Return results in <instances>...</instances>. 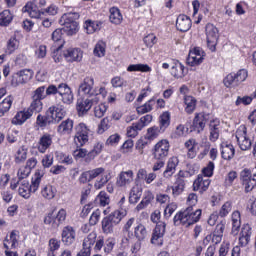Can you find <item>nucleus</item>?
Here are the masks:
<instances>
[{
    "label": "nucleus",
    "instance_id": "aec40b11",
    "mask_svg": "<svg viewBox=\"0 0 256 256\" xmlns=\"http://www.w3.org/2000/svg\"><path fill=\"white\" fill-rule=\"evenodd\" d=\"M191 25V18L187 15L180 14L176 19V29L182 33L189 31V29H191Z\"/></svg>",
    "mask_w": 256,
    "mask_h": 256
},
{
    "label": "nucleus",
    "instance_id": "37998d69",
    "mask_svg": "<svg viewBox=\"0 0 256 256\" xmlns=\"http://www.w3.org/2000/svg\"><path fill=\"white\" fill-rule=\"evenodd\" d=\"M184 103L186 105V113L191 114L195 111V107H197V100L193 96H186L184 98Z\"/></svg>",
    "mask_w": 256,
    "mask_h": 256
},
{
    "label": "nucleus",
    "instance_id": "f257e3e1",
    "mask_svg": "<svg viewBox=\"0 0 256 256\" xmlns=\"http://www.w3.org/2000/svg\"><path fill=\"white\" fill-rule=\"evenodd\" d=\"M127 215V210H116L102 219V231L106 235H111L115 227L121 223L123 217Z\"/></svg>",
    "mask_w": 256,
    "mask_h": 256
},
{
    "label": "nucleus",
    "instance_id": "2eb2a0df",
    "mask_svg": "<svg viewBox=\"0 0 256 256\" xmlns=\"http://www.w3.org/2000/svg\"><path fill=\"white\" fill-rule=\"evenodd\" d=\"M236 139L242 151L251 149V140L247 137V128L245 126H242L237 130Z\"/></svg>",
    "mask_w": 256,
    "mask_h": 256
},
{
    "label": "nucleus",
    "instance_id": "423d86ee",
    "mask_svg": "<svg viewBox=\"0 0 256 256\" xmlns=\"http://www.w3.org/2000/svg\"><path fill=\"white\" fill-rule=\"evenodd\" d=\"M247 79V70L241 69L236 74L230 73L224 79L225 87H239Z\"/></svg>",
    "mask_w": 256,
    "mask_h": 256
},
{
    "label": "nucleus",
    "instance_id": "69168bd1",
    "mask_svg": "<svg viewBox=\"0 0 256 256\" xmlns=\"http://www.w3.org/2000/svg\"><path fill=\"white\" fill-rule=\"evenodd\" d=\"M144 43L146 47H149V49H151L153 45L157 44V36H155V34H148L146 37H144Z\"/></svg>",
    "mask_w": 256,
    "mask_h": 256
},
{
    "label": "nucleus",
    "instance_id": "412c9836",
    "mask_svg": "<svg viewBox=\"0 0 256 256\" xmlns=\"http://www.w3.org/2000/svg\"><path fill=\"white\" fill-rule=\"evenodd\" d=\"M75 237L77 234L75 233V229L71 226H66L62 230V242L65 245H73L75 243Z\"/></svg>",
    "mask_w": 256,
    "mask_h": 256
},
{
    "label": "nucleus",
    "instance_id": "473e14b6",
    "mask_svg": "<svg viewBox=\"0 0 256 256\" xmlns=\"http://www.w3.org/2000/svg\"><path fill=\"white\" fill-rule=\"evenodd\" d=\"M110 23L114 25H121L123 22V14H121V10L117 7L110 8V16H109Z\"/></svg>",
    "mask_w": 256,
    "mask_h": 256
},
{
    "label": "nucleus",
    "instance_id": "f704fd0d",
    "mask_svg": "<svg viewBox=\"0 0 256 256\" xmlns=\"http://www.w3.org/2000/svg\"><path fill=\"white\" fill-rule=\"evenodd\" d=\"M53 120L51 118V114H49V110H47L46 115L39 114L36 118V125L41 129H45L47 125H51Z\"/></svg>",
    "mask_w": 256,
    "mask_h": 256
},
{
    "label": "nucleus",
    "instance_id": "052dcab7",
    "mask_svg": "<svg viewBox=\"0 0 256 256\" xmlns=\"http://www.w3.org/2000/svg\"><path fill=\"white\" fill-rule=\"evenodd\" d=\"M105 113H107V106L105 104H99L94 108V115L98 119H101V117H104Z\"/></svg>",
    "mask_w": 256,
    "mask_h": 256
},
{
    "label": "nucleus",
    "instance_id": "7c9ffc66",
    "mask_svg": "<svg viewBox=\"0 0 256 256\" xmlns=\"http://www.w3.org/2000/svg\"><path fill=\"white\" fill-rule=\"evenodd\" d=\"M154 199H155V195H153V192L146 191L144 193V197H143L142 201L136 206V211H141V210L145 209L146 207H149V205H151V203H153Z\"/></svg>",
    "mask_w": 256,
    "mask_h": 256
},
{
    "label": "nucleus",
    "instance_id": "864d4df0",
    "mask_svg": "<svg viewBox=\"0 0 256 256\" xmlns=\"http://www.w3.org/2000/svg\"><path fill=\"white\" fill-rule=\"evenodd\" d=\"M16 49H19V40L15 36L11 37L7 42V53H15Z\"/></svg>",
    "mask_w": 256,
    "mask_h": 256
},
{
    "label": "nucleus",
    "instance_id": "39448f33",
    "mask_svg": "<svg viewBox=\"0 0 256 256\" xmlns=\"http://www.w3.org/2000/svg\"><path fill=\"white\" fill-rule=\"evenodd\" d=\"M80 15L77 12H68L64 14L62 19H64V32L67 35H75L77 31H79V23H77V19H79Z\"/></svg>",
    "mask_w": 256,
    "mask_h": 256
},
{
    "label": "nucleus",
    "instance_id": "dca6fc26",
    "mask_svg": "<svg viewBox=\"0 0 256 256\" xmlns=\"http://www.w3.org/2000/svg\"><path fill=\"white\" fill-rule=\"evenodd\" d=\"M103 173H105V168L103 167L85 171L80 175L79 183H91L93 179H97V177L103 175Z\"/></svg>",
    "mask_w": 256,
    "mask_h": 256
},
{
    "label": "nucleus",
    "instance_id": "8fccbe9b",
    "mask_svg": "<svg viewBox=\"0 0 256 256\" xmlns=\"http://www.w3.org/2000/svg\"><path fill=\"white\" fill-rule=\"evenodd\" d=\"M111 180V176L109 174L101 175L99 178L96 179L94 183L95 189H103L107 183Z\"/></svg>",
    "mask_w": 256,
    "mask_h": 256
},
{
    "label": "nucleus",
    "instance_id": "cd10ccee",
    "mask_svg": "<svg viewBox=\"0 0 256 256\" xmlns=\"http://www.w3.org/2000/svg\"><path fill=\"white\" fill-rule=\"evenodd\" d=\"M177 165H179V160L177 158L173 157L168 160L166 169L163 172L166 179H171V177H173V174L177 171Z\"/></svg>",
    "mask_w": 256,
    "mask_h": 256
},
{
    "label": "nucleus",
    "instance_id": "ea45409f",
    "mask_svg": "<svg viewBox=\"0 0 256 256\" xmlns=\"http://www.w3.org/2000/svg\"><path fill=\"white\" fill-rule=\"evenodd\" d=\"M11 21H13V14L10 10H4L0 13V25L2 27H7L11 24Z\"/></svg>",
    "mask_w": 256,
    "mask_h": 256
},
{
    "label": "nucleus",
    "instance_id": "4468645a",
    "mask_svg": "<svg viewBox=\"0 0 256 256\" xmlns=\"http://www.w3.org/2000/svg\"><path fill=\"white\" fill-rule=\"evenodd\" d=\"M167 227V224L165 222H160L156 225V227L153 230L151 243L153 245H157L160 247L163 245V237L165 236V229Z\"/></svg>",
    "mask_w": 256,
    "mask_h": 256
},
{
    "label": "nucleus",
    "instance_id": "a211bd4d",
    "mask_svg": "<svg viewBox=\"0 0 256 256\" xmlns=\"http://www.w3.org/2000/svg\"><path fill=\"white\" fill-rule=\"evenodd\" d=\"M48 115H50L52 123H59L65 118L67 111H65L63 106H51L48 109Z\"/></svg>",
    "mask_w": 256,
    "mask_h": 256
},
{
    "label": "nucleus",
    "instance_id": "2f4dec72",
    "mask_svg": "<svg viewBox=\"0 0 256 256\" xmlns=\"http://www.w3.org/2000/svg\"><path fill=\"white\" fill-rule=\"evenodd\" d=\"M71 131H73V120L71 119L62 121L57 128L59 135H71Z\"/></svg>",
    "mask_w": 256,
    "mask_h": 256
},
{
    "label": "nucleus",
    "instance_id": "338daca9",
    "mask_svg": "<svg viewBox=\"0 0 256 256\" xmlns=\"http://www.w3.org/2000/svg\"><path fill=\"white\" fill-rule=\"evenodd\" d=\"M151 121H153V116L151 115H146L144 117H141L140 120L137 123V128L138 129H143V127H145V125H147L148 123H151Z\"/></svg>",
    "mask_w": 256,
    "mask_h": 256
},
{
    "label": "nucleus",
    "instance_id": "3c124183",
    "mask_svg": "<svg viewBox=\"0 0 256 256\" xmlns=\"http://www.w3.org/2000/svg\"><path fill=\"white\" fill-rule=\"evenodd\" d=\"M153 103H155V100H149L144 105L137 107L136 111L138 115H145V113L153 111Z\"/></svg>",
    "mask_w": 256,
    "mask_h": 256
},
{
    "label": "nucleus",
    "instance_id": "79ce46f5",
    "mask_svg": "<svg viewBox=\"0 0 256 256\" xmlns=\"http://www.w3.org/2000/svg\"><path fill=\"white\" fill-rule=\"evenodd\" d=\"M134 236L138 241H144V239L147 237V228H145V225L138 224L134 228Z\"/></svg>",
    "mask_w": 256,
    "mask_h": 256
},
{
    "label": "nucleus",
    "instance_id": "a18cd8bd",
    "mask_svg": "<svg viewBox=\"0 0 256 256\" xmlns=\"http://www.w3.org/2000/svg\"><path fill=\"white\" fill-rule=\"evenodd\" d=\"M171 125V113L164 112L160 116V131H165Z\"/></svg>",
    "mask_w": 256,
    "mask_h": 256
},
{
    "label": "nucleus",
    "instance_id": "774afa93",
    "mask_svg": "<svg viewBox=\"0 0 256 256\" xmlns=\"http://www.w3.org/2000/svg\"><path fill=\"white\" fill-rule=\"evenodd\" d=\"M94 55L96 57H105V44L98 43L94 48Z\"/></svg>",
    "mask_w": 256,
    "mask_h": 256
},
{
    "label": "nucleus",
    "instance_id": "6ab92c4d",
    "mask_svg": "<svg viewBox=\"0 0 256 256\" xmlns=\"http://www.w3.org/2000/svg\"><path fill=\"white\" fill-rule=\"evenodd\" d=\"M207 121H209V115L205 113H198L195 115L192 127L194 131L197 133H201L205 129V125H207Z\"/></svg>",
    "mask_w": 256,
    "mask_h": 256
},
{
    "label": "nucleus",
    "instance_id": "c03bdc74",
    "mask_svg": "<svg viewBox=\"0 0 256 256\" xmlns=\"http://www.w3.org/2000/svg\"><path fill=\"white\" fill-rule=\"evenodd\" d=\"M185 189V179L177 178L175 186L172 187V193L175 197L181 195Z\"/></svg>",
    "mask_w": 256,
    "mask_h": 256
},
{
    "label": "nucleus",
    "instance_id": "4d7b16f0",
    "mask_svg": "<svg viewBox=\"0 0 256 256\" xmlns=\"http://www.w3.org/2000/svg\"><path fill=\"white\" fill-rule=\"evenodd\" d=\"M27 160V150L19 148L15 154V163H24Z\"/></svg>",
    "mask_w": 256,
    "mask_h": 256
},
{
    "label": "nucleus",
    "instance_id": "20e7f679",
    "mask_svg": "<svg viewBox=\"0 0 256 256\" xmlns=\"http://www.w3.org/2000/svg\"><path fill=\"white\" fill-rule=\"evenodd\" d=\"M47 95H45V86L38 87L35 91L32 92L31 103L28 110L33 113H41L43 111V102Z\"/></svg>",
    "mask_w": 256,
    "mask_h": 256
},
{
    "label": "nucleus",
    "instance_id": "1a4fd4ad",
    "mask_svg": "<svg viewBox=\"0 0 256 256\" xmlns=\"http://www.w3.org/2000/svg\"><path fill=\"white\" fill-rule=\"evenodd\" d=\"M31 79H33V70L23 69L12 76L11 85L12 87H19V85H25Z\"/></svg>",
    "mask_w": 256,
    "mask_h": 256
},
{
    "label": "nucleus",
    "instance_id": "680f3d73",
    "mask_svg": "<svg viewBox=\"0 0 256 256\" xmlns=\"http://www.w3.org/2000/svg\"><path fill=\"white\" fill-rule=\"evenodd\" d=\"M31 175V171L29 168H26V166H22L19 168L17 172L18 180L23 181V179H27Z\"/></svg>",
    "mask_w": 256,
    "mask_h": 256
},
{
    "label": "nucleus",
    "instance_id": "4be33fe9",
    "mask_svg": "<svg viewBox=\"0 0 256 256\" xmlns=\"http://www.w3.org/2000/svg\"><path fill=\"white\" fill-rule=\"evenodd\" d=\"M221 122L219 120H212L209 123V141L215 143L217 139H219V135L221 133Z\"/></svg>",
    "mask_w": 256,
    "mask_h": 256
},
{
    "label": "nucleus",
    "instance_id": "9b49d317",
    "mask_svg": "<svg viewBox=\"0 0 256 256\" xmlns=\"http://www.w3.org/2000/svg\"><path fill=\"white\" fill-rule=\"evenodd\" d=\"M154 159L157 161H165L167 155H169V141L161 140L155 146L153 150Z\"/></svg>",
    "mask_w": 256,
    "mask_h": 256
},
{
    "label": "nucleus",
    "instance_id": "9d476101",
    "mask_svg": "<svg viewBox=\"0 0 256 256\" xmlns=\"http://www.w3.org/2000/svg\"><path fill=\"white\" fill-rule=\"evenodd\" d=\"M206 37L208 49H210L212 52H215L217 49V41H219V29H217L213 24H207Z\"/></svg>",
    "mask_w": 256,
    "mask_h": 256
},
{
    "label": "nucleus",
    "instance_id": "f8f14e48",
    "mask_svg": "<svg viewBox=\"0 0 256 256\" xmlns=\"http://www.w3.org/2000/svg\"><path fill=\"white\" fill-rule=\"evenodd\" d=\"M94 85L95 80L93 77L87 76L79 84L78 93H82V95H88V97H93V95H95V89H93Z\"/></svg>",
    "mask_w": 256,
    "mask_h": 256
},
{
    "label": "nucleus",
    "instance_id": "e2e57ef3",
    "mask_svg": "<svg viewBox=\"0 0 256 256\" xmlns=\"http://www.w3.org/2000/svg\"><path fill=\"white\" fill-rule=\"evenodd\" d=\"M143 128L137 127V122L133 123L130 127L127 128V137H137L139 135V131H141Z\"/></svg>",
    "mask_w": 256,
    "mask_h": 256
},
{
    "label": "nucleus",
    "instance_id": "0e129e2a",
    "mask_svg": "<svg viewBox=\"0 0 256 256\" xmlns=\"http://www.w3.org/2000/svg\"><path fill=\"white\" fill-rule=\"evenodd\" d=\"M213 171H215V163L211 161L202 169L204 177H213Z\"/></svg>",
    "mask_w": 256,
    "mask_h": 256
},
{
    "label": "nucleus",
    "instance_id": "de8ad7c7",
    "mask_svg": "<svg viewBox=\"0 0 256 256\" xmlns=\"http://www.w3.org/2000/svg\"><path fill=\"white\" fill-rule=\"evenodd\" d=\"M187 63L191 67H195V65H201V63H203V55H196L195 53H189L187 58Z\"/></svg>",
    "mask_w": 256,
    "mask_h": 256
},
{
    "label": "nucleus",
    "instance_id": "5fc2aeb1",
    "mask_svg": "<svg viewBox=\"0 0 256 256\" xmlns=\"http://www.w3.org/2000/svg\"><path fill=\"white\" fill-rule=\"evenodd\" d=\"M41 193L45 199H54L57 193V190L53 186L48 185L43 188Z\"/></svg>",
    "mask_w": 256,
    "mask_h": 256
},
{
    "label": "nucleus",
    "instance_id": "bf43d9fd",
    "mask_svg": "<svg viewBox=\"0 0 256 256\" xmlns=\"http://www.w3.org/2000/svg\"><path fill=\"white\" fill-rule=\"evenodd\" d=\"M12 105H13V96H8L2 102H0V109H2L5 113H7L9 109H11Z\"/></svg>",
    "mask_w": 256,
    "mask_h": 256
},
{
    "label": "nucleus",
    "instance_id": "b1692460",
    "mask_svg": "<svg viewBox=\"0 0 256 256\" xmlns=\"http://www.w3.org/2000/svg\"><path fill=\"white\" fill-rule=\"evenodd\" d=\"M251 235V226L244 225L239 236L240 247H246V245H249V242L251 241Z\"/></svg>",
    "mask_w": 256,
    "mask_h": 256
},
{
    "label": "nucleus",
    "instance_id": "603ef678",
    "mask_svg": "<svg viewBox=\"0 0 256 256\" xmlns=\"http://www.w3.org/2000/svg\"><path fill=\"white\" fill-rule=\"evenodd\" d=\"M110 128H111V124L109 121V117H105L100 121L97 129V133L99 135H103V133H105V131H108Z\"/></svg>",
    "mask_w": 256,
    "mask_h": 256
},
{
    "label": "nucleus",
    "instance_id": "ddd939ff",
    "mask_svg": "<svg viewBox=\"0 0 256 256\" xmlns=\"http://www.w3.org/2000/svg\"><path fill=\"white\" fill-rule=\"evenodd\" d=\"M184 219L186 227H190V225H195L198 223L199 219H201V209L193 210V206L187 207L184 211Z\"/></svg>",
    "mask_w": 256,
    "mask_h": 256
},
{
    "label": "nucleus",
    "instance_id": "c756f323",
    "mask_svg": "<svg viewBox=\"0 0 256 256\" xmlns=\"http://www.w3.org/2000/svg\"><path fill=\"white\" fill-rule=\"evenodd\" d=\"M209 185H211V180L209 178L204 179L201 175H198L197 179L193 183L194 191H207L209 189Z\"/></svg>",
    "mask_w": 256,
    "mask_h": 256
},
{
    "label": "nucleus",
    "instance_id": "bb28decb",
    "mask_svg": "<svg viewBox=\"0 0 256 256\" xmlns=\"http://www.w3.org/2000/svg\"><path fill=\"white\" fill-rule=\"evenodd\" d=\"M221 156L225 161H231L235 157V147L232 144L223 142L221 144Z\"/></svg>",
    "mask_w": 256,
    "mask_h": 256
},
{
    "label": "nucleus",
    "instance_id": "f03ea898",
    "mask_svg": "<svg viewBox=\"0 0 256 256\" xmlns=\"http://www.w3.org/2000/svg\"><path fill=\"white\" fill-rule=\"evenodd\" d=\"M57 11V6L53 4L44 9V11H40L33 2H27L22 8V12L29 14L32 19H43V15H45V13L48 15H57Z\"/></svg>",
    "mask_w": 256,
    "mask_h": 256
},
{
    "label": "nucleus",
    "instance_id": "6e6d98bb",
    "mask_svg": "<svg viewBox=\"0 0 256 256\" xmlns=\"http://www.w3.org/2000/svg\"><path fill=\"white\" fill-rule=\"evenodd\" d=\"M96 200L100 203L101 207H105L111 203V199L107 195V192L101 191L98 196L96 197Z\"/></svg>",
    "mask_w": 256,
    "mask_h": 256
},
{
    "label": "nucleus",
    "instance_id": "6e6552de",
    "mask_svg": "<svg viewBox=\"0 0 256 256\" xmlns=\"http://www.w3.org/2000/svg\"><path fill=\"white\" fill-rule=\"evenodd\" d=\"M31 79H33V70L23 69L12 76L11 85L12 87H19V85H25Z\"/></svg>",
    "mask_w": 256,
    "mask_h": 256
},
{
    "label": "nucleus",
    "instance_id": "f3484780",
    "mask_svg": "<svg viewBox=\"0 0 256 256\" xmlns=\"http://www.w3.org/2000/svg\"><path fill=\"white\" fill-rule=\"evenodd\" d=\"M93 103H99V98L95 97L93 99H78L76 109L78 111V115H85L88 111L93 107Z\"/></svg>",
    "mask_w": 256,
    "mask_h": 256
},
{
    "label": "nucleus",
    "instance_id": "58836bf2",
    "mask_svg": "<svg viewBox=\"0 0 256 256\" xmlns=\"http://www.w3.org/2000/svg\"><path fill=\"white\" fill-rule=\"evenodd\" d=\"M141 188L139 186H133L129 194V203L135 204L141 199Z\"/></svg>",
    "mask_w": 256,
    "mask_h": 256
},
{
    "label": "nucleus",
    "instance_id": "a19ab883",
    "mask_svg": "<svg viewBox=\"0 0 256 256\" xmlns=\"http://www.w3.org/2000/svg\"><path fill=\"white\" fill-rule=\"evenodd\" d=\"M127 71H140L141 73H151L152 69L147 64H131L128 66Z\"/></svg>",
    "mask_w": 256,
    "mask_h": 256
},
{
    "label": "nucleus",
    "instance_id": "c9c22d12",
    "mask_svg": "<svg viewBox=\"0 0 256 256\" xmlns=\"http://www.w3.org/2000/svg\"><path fill=\"white\" fill-rule=\"evenodd\" d=\"M103 23L100 21L86 20L84 23V29H86L89 35L95 33V31H100Z\"/></svg>",
    "mask_w": 256,
    "mask_h": 256
},
{
    "label": "nucleus",
    "instance_id": "72a5a7b5",
    "mask_svg": "<svg viewBox=\"0 0 256 256\" xmlns=\"http://www.w3.org/2000/svg\"><path fill=\"white\" fill-rule=\"evenodd\" d=\"M97 239V234L95 232H92L88 234V236L83 241V249L85 253L91 254V247L95 245V241Z\"/></svg>",
    "mask_w": 256,
    "mask_h": 256
},
{
    "label": "nucleus",
    "instance_id": "0eeeda50",
    "mask_svg": "<svg viewBox=\"0 0 256 256\" xmlns=\"http://www.w3.org/2000/svg\"><path fill=\"white\" fill-rule=\"evenodd\" d=\"M54 212L48 213V215L44 218L45 225H51L54 229H57L59 225H63L65 220L67 219V211L65 209H60L55 216Z\"/></svg>",
    "mask_w": 256,
    "mask_h": 256
},
{
    "label": "nucleus",
    "instance_id": "49530a36",
    "mask_svg": "<svg viewBox=\"0 0 256 256\" xmlns=\"http://www.w3.org/2000/svg\"><path fill=\"white\" fill-rule=\"evenodd\" d=\"M172 75H174L176 79H182V77H185V66L181 63H176L172 66Z\"/></svg>",
    "mask_w": 256,
    "mask_h": 256
},
{
    "label": "nucleus",
    "instance_id": "a878e982",
    "mask_svg": "<svg viewBox=\"0 0 256 256\" xmlns=\"http://www.w3.org/2000/svg\"><path fill=\"white\" fill-rule=\"evenodd\" d=\"M4 249H17L19 240L17 239V231L13 230L10 236H6L3 242Z\"/></svg>",
    "mask_w": 256,
    "mask_h": 256
},
{
    "label": "nucleus",
    "instance_id": "e433bc0d",
    "mask_svg": "<svg viewBox=\"0 0 256 256\" xmlns=\"http://www.w3.org/2000/svg\"><path fill=\"white\" fill-rule=\"evenodd\" d=\"M33 114L27 109V111H20L16 114L15 118L12 120V123L15 125H23L27 119H31Z\"/></svg>",
    "mask_w": 256,
    "mask_h": 256
},
{
    "label": "nucleus",
    "instance_id": "09e8293b",
    "mask_svg": "<svg viewBox=\"0 0 256 256\" xmlns=\"http://www.w3.org/2000/svg\"><path fill=\"white\" fill-rule=\"evenodd\" d=\"M74 143L76 147H83V145H87V143H89V135L75 133Z\"/></svg>",
    "mask_w": 256,
    "mask_h": 256
},
{
    "label": "nucleus",
    "instance_id": "7ed1b4c3",
    "mask_svg": "<svg viewBox=\"0 0 256 256\" xmlns=\"http://www.w3.org/2000/svg\"><path fill=\"white\" fill-rule=\"evenodd\" d=\"M43 175L45 172L43 170H37L32 178V183L30 187H19L18 193L24 199H29L31 197V193H36L37 189H39V185H41V179H43Z\"/></svg>",
    "mask_w": 256,
    "mask_h": 256
},
{
    "label": "nucleus",
    "instance_id": "c85d7f7f",
    "mask_svg": "<svg viewBox=\"0 0 256 256\" xmlns=\"http://www.w3.org/2000/svg\"><path fill=\"white\" fill-rule=\"evenodd\" d=\"M53 137L50 134H44L38 142V151L45 153L52 145Z\"/></svg>",
    "mask_w": 256,
    "mask_h": 256
},
{
    "label": "nucleus",
    "instance_id": "4c0bfd02",
    "mask_svg": "<svg viewBox=\"0 0 256 256\" xmlns=\"http://www.w3.org/2000/svg\"><path fill=\"white\" fill-rule=\"evenodd\" d=\"M241 229V213L235 211L232 214V235H237Z\"/></svg>",
    "mask_w": 256,
    "mask_h": 256
},
{
    "label": "nucleus",
    "instance_id": "393cba45",
    "mask_svg": "<svg viewBox=\"0 0 256 256\" xmlns=\"http://www.w3.org/2000/svg\"><path fill=\"white\" fill-rule=\"evenodd\" d=\"M64 57L67 61H81L83 59V52L79 48H69L64 51Z\"/></svg>",
    "mask_w": 256,
    "mask_h": 256
},
{
    "label": "nucleus",
    "instance_id": "13d9d810",
    "mask_svg": "<svg viewBox=\"0 0 256 256\" xmlns=\"http://www.w3.org/2000/svg\"><path fill=\"white\" fill-rule=\"evenodd\" d=\"M242 184L245 187L246 193L253 191V189H255V187H256V174H254L253 178H250V180L242 182Z\"/></svg>",
    "mask_w": 256,
    "mask_h": 256
},
{
    "label": "nucleus",
    "instance_id": "5701e85b",
    "mask_svg": "<svg viewBox=\"0 0 256 256\" xmlns=\"http://www.w3.org/2000/svg\"><path fill=\"white\" fill-rule=\"evenodd\" d=\"M130 183H133V170L122 171L117 178L116 185L118 187H127Z\"/></svg>",
    "mask_w": 256,
    "mask_h": 256
}]
</instances>
